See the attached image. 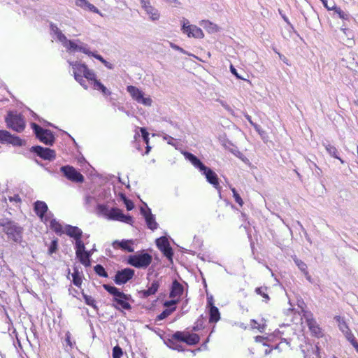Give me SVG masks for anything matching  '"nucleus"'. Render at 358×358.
Returning a JSON list of instances; mask_svg holds the SVG:
<instances>
[{
	"label": "nucleus",
	"mask_w": 358,
	"mask_h": 358,
	"mask_svg": "<svg viewBox=\"0 0 358 358\" xmlns=\"http://www.w3.org/2000/svg\"><path fill=\"white\" fill-rule=\"evenodd\" d=\"M0 227L7 235L8 241L16 243H21L23 237V228L17 222L8 218L0 219Z\"/></svg>",
	"instance_id": "f257e3e1"
},
{
	"label": "nucleus",
	"mask_w": 358,
	"mask_h": 358,
	"mask_svg": "<svg viewBox=\"0 0 358 358\" xmlns=\"http://www.w3.org/2000/svg\"><path fill=\"white\" fill-rule=\"evenodd\" d=\"M31 127L36 135V137L47 145H52L55 138L53 133L49 129H45L36 123H31Z\"/></svg>",
	"instance_id": "f03ea898"
},
{
	"label": "nucleus",
	"mask_w": 358,
	"mask_h": 358,
	"mask_svg": "<svg viewBox=\"0 0 358 358\" xmlns=\"http://www.w3.org/2000/svg\"><path fill=\"white\" fill-rule=\"evenodd\" d=\"M7 126L17 132H22L25 128V121L21 114L9 113L6 117Z\"/></svg>",
	"instance_id": "7ed1b4c3"
},
{
	"label": "nucleus",
	"mask_w": 358,
	"mask_h": 358,
	"mask_svg": "<svg viewBox=\"0 0 358 358\" xmlns=\"http://www.w3.org/2000/svg\"><path fill=\"white\" fill-rule=\"evenodd\" d=\"M152 257L147 253L131 255L128 259V263L136 268H147L152 262Z\"/></svg>",
	"instance_id": "20e7f679"
},
{
	"label": "nucleus",
	"mask_w": 358,
	"mask_h": 358,
	"mask_svg": "<svg viewBox=\"0 0 358 358\" xmlns=\"http://www.w3.org/2000/svg\"><path fill=\"white\" fill-rule=\"evenodd\" d=\"M127 92L130 94L132 98L139 103L145 106H150L152 104V99L150 97H144V93L135 86L129 85L127 87Z\"/></svg>",
	"instance_id": "39448f33"
},
{
	"label": "nucleus",
	"mask_w": 358,
	"mask_h": 358,
	"mask_svg": "<svg viewBox=\"0 0 358 358\" xmlns=\"http://www.w3.org/2000/svg\"><path fill=\"white\" fill-rule=\"evenodd\" d=\"M135 271L130 268L117 271L113 278V280L116 285H120L127 283L134 275Z\"/></svg>",
	"instance_id": "423d86ee"
},
{
	"label": "nucleus",
	"mask_w": 358,
	"mask_h": 358,
	"mask_svg": "<svg viewBox=\"0 0 358 358\" xmlns=\"http://www.w3.org/2000/svg\"><path fill=\"white\" fill-rule=\"evenodd\" d=\"M60 170L64 176L72 182H83L84 181V176L73 166H64Z\"/></svg>",
	"instance_id": "0eeeda50"
},
{
	"label": "nucleus",
	"mask_w": 358,
	"mask_h": 358,
	"mask_svg": "<svg viewBox=\"0 0 358 358\" xmlns=\"http://www.w3.org/2000/svg\"><path fill=\"white\" fill-rule=\"evenodd\" d=\"M30 151L36 153L38 157L44 160L52 161L56 157L55 150L48 148H43L40 145L32 146Z\"/></svg>",
	"instance_id": "6e6552de"
},
{
	"label": "nucleus",
	"mask_w": 358,
	"mask_h": 358,
	"mask_svg": "<svg viewBox=\"0 0 358 358\" xmlns=\"http://www.w3.org/2000/svg\"><path fill=\"white\" fill-rule=\"evenodd\" d=\"M48 206L44 201H37L34 203V211L42 221L48 222V220L53 216L51 212L48 213Z\"/></svg>",
	"instance_id": "1a4fd4ad"
},
{
	"label": "nucleus",
	"mask_w": 358,
	"mask_h": 358,
	"mask_svg": "<svg viewBox=\"0 0 358 358\" xmlns=\"http://www.w3.org/2000/svg\"><path fill=\"white\" fill-rule=\"evenodd\" d=\"M156 245L165 257L169 259H172L173 252L166 237L162 236L157 238L156 240Z\"/></svg>",
	"instance_id": "9d476101"
},
{
	"label": "nucleus",
	"mask_w": 358,
	"mask_h": 358,
	"mask_svg": "<svg viewBox=\"0 0 358 358\" xmlns=\"http://www.w3.org/2000/svg\"><path fill=\"white\" fill-rule=\"evenodd\" d=\"M183 23L182 31L187 34L189 37L192 36L197 38H201L203 37V33L202 30L194 25H187L189 24L188 20H185Z\"/></svg>",
	"instance_id": "9b49d317"
},
{
	"label": "nucleus",
	"mask_w": 358,
	"mask_h": 358,
	"mask_svg": "<svg viewBox=\"0 0 358 358\" xmlns=\"http://www.w3.org/2000/svg\"><path fill=\"white\" fill-rule=\"evenodd\" d=\"M131 299V296L129 294H126L124 293V296H120V297L115 296L113 297V301L117 303V305L113 304V306L117 310H120L121 308L124 310H131V306L129 304L128 301Z\"/></svg>",
	"instance_id": "f8f14e48"
},
{
	"label": "nucleus",
	"mask_w": 358,
	"mask_h": 358,
	"mask_svg": "<svg viewBox=\"0 0 358 358\" xmlns=\"http://www.w3.org/2000/svg\"><path fill=\"white\" fill-rule=\"evenodd\" d=\"M201 171L203 174L205 175L207 181L212 184L215 188L220 189V187L218 182V177L215 172L207 166H205V169Z\"/></svg>",
	"instance_id": "ddd939ff"
},
{
	"label": "nucleus",
	"mask_w": 358,
	"mask_h": 358,
	"mask_svg": "<svg viewBox=\"0 0 358 358\" xmlns=\"http://www.w3.org/2000/svg\"><path fill=\"white\" fill-rule=\"evenodd\" d=\"M141 213L145 217L148 227L151 230L156 229L158 224L156 222L155 216L151 213V210L150 208L145 210L143 208H141Z\"/></svg>",
	"instance_id": "4468645a"
},
{
	"label": "nucleus",
	"mask_w": 358,
	"mask_h": 358,
	"mask_svg": "<svg viewBox=\"0 0 358 358\" xmlns=\"http://www.w3.org/2000/svg\"><path fill=\"white\" fill-rule=\"evenodd\" d=\"M65 233L70 237L73 238L75 240L79 239L82 237L83 231L78 227L71 225H66Z\"/></svg>",
	"instance_id": "2eb2a0df"
},
{
	"label": "nucleus",
	"mask_w": 358,
	"mask_h": 358,
	"mask_svg": "<svg viewBox=\"0 0 358 358\" xmlns=\"http://www.w3.org/2000/svg\"><path fill=\"white\" fill-rule=\"evenodd\" d=\"M184 156L188 159L195 167L198 168L201 171L205 169V165L194 155L185 152Z\"/></svg>",
	"instance_id": "dca6fc26"
},
{
	"label": "nucleus",
	"mask_w": 358,
	"mask_h": 358,
	"mask_svg": "<svg viewBox=\"0 0 358 358\" xmlns=\"http://www.w3.org/2000/svg\"><path fill=\"white\" fill-rule=\"evenodd\" d=\"M184 291V287L178 280H175L172 283L171 290L170 292V297L174 298L180 296Z\"/></svg>",
	"instance_id": "f3484780"
},
{
	"label": "nucleus",
	"mask_w": 358,
	"mask_h": 358,
	"mask_svg": "<svg viewBox=\"0 0 358 358\" xmlns=\"http://www.w3.org/2000/svg\"><path fill=\"white\" fill-rule=\"evenodd\" d=\"M312 334L317 338L322 336V332L315 320H308V324H307Z\"/></svg>",
	"instance_id": "a211bd4d"
},
{
	"label": "nucleus",
	"mask_w": 358,
	"mask_h": 358,
	"mask_svg": "<svg viewBox=\"0 0 358 358\" xmlns=\"http://www.w3.org/2000/svg\"><path fill=\"white\" fill-rule=\"evenodd\" d=\"M323 145L324 146L327 152L333 157L336 158V159H338L342 164L344 163V161L340 158L338 155V150L337 148L330 144L328 141H326V142H324L323 143Z\"/></svg>",
	"instance_id": "6ab92c4d"
},
{
	"label": "nucleus",
	"mask_w": 358,
	"mask_h": 358,
	"mask_svg": "<svg viewBox=\"0 0 358 358\" xmlns=\"http://www.w3.org/2000/svg\"><path fill=\"white\" fill-rule=\"evenodd\" d=\"M159 287V280H154L152 282L150 287H149L148 289L141 291V293L143 294L144 297H148L150 295L155 294L157 292Z\"/></svg>",
	"instance_id": "aec40b11"
},
{
	"label": "nucleus",
	"mask_w": 358,
	"mask_h": 358,
	"mask_svg": "<svg viewBox=\"0 0 358 358\" xmlns=\"http://www.w3.org/2000/svg\"><path fill=\"white\" fill-rule=\"evenodd\" d=\"M50 30L57 36V38L61 43L66 42V37L62 34V31L57 27L56 24L52 22L50 23Z\"/></svg>",
	"instance_id": "412c9836"
},
{
	"label": "nucleus",
	"mask_w": 358,
	"mask_h": 358,
	"mask_svg": "<svg viewBox=\"0 0 358 358\" xmlns=\"http://www.w3.org/2000/svg\"><path fill=\"white\" fill-rule=\"evenodd\" d=\"M200 341L199 336L196 334H189L186 332L184 343L189 345H194L197 344Z\"/></svg>",
	"instance_id": "4be33fe9"
},
{
	"label": "nucleus",
	"mask_w": 358,
	"mask_h": 358,
	"mask_svg": "<svg viewBox=\"0 0 358 358\" xmlns=\"http://www.w3.org/2000/svg\"><path fill=\"white\" fill-rule=\"evenodd\" d=\"M131 243V241H115L113 242V245L115 248H120L124 250H127V252H134V248L129 245V243Z\"/></svg>",
	"instance_id": "5701e85b"
},
{
	"label": "nucleus",
	"mask_w": 358,
	"mask_h": 358,
	"mask_svg": "<svg viewBox=\"0 0 358 358\" xmlns=\"http://www.w3.org/2000/svg\"><path fill=\"white\" fill-rule=\"evenodd\" d=\"M335 320L338 323L339 329L345 334V336L349 333H352L346 322L341 316H336Z\"/></svg>",
	"instance_id": "b1692460"
},
{
	"label": "nucleus",
	"mask_w": 358,
	"mask_h": 358,
	"mask_svg": "<svg viewBox=\"0 0 358 358\" xmlns=\"http://www.w3.org/2000/svg\"><path fill=\"white\" fill-rule=\"evenodd\" d=\"M209 315H210V317H209L210 322H217L220 319V314L219 310L215 306H212V307H210Z\"/></svg>",
	"instance_id": "393cba45"
},
{
	"label": "nucleus",
	"mask_w": 358,
	"mask_h": 358,
	"mask_svg": "<svg viewBox=\"0 0 358 358\" xmlns=\"http://www.w3.org/2000/svg\"><path fill=\"white\" fill-rule=\"evenodd\" d=\"M103 287L109 294L113 295V297H115V296L120 297V296H124V292H120V289L118 288H117L116 287H114V286H112V285H110L108 284L103 285Z\"/></svg>",
	"instance_id": "a878e982"
},
{
	"label": "nucleus",
	"mask_w": 358,
	"mask_h": 358,
	"mask_svg": "<svg viewBox=\"0 0 358 358\" xmlns=\"http://www.w3.org/2000/svg\"><path fill=\"white\" fill-rule=\"evenodd\" d=\"M50 222V227L55 233L62 234L63 233L62 226L52 217H51L48 221Z\"/></svg>",
	"instance_id": "bb28decb"
},
{
	"label": "nucleus",
	"mask_w": 358,
	"mask_h": 358,
	"mask_svg": "<svg viewBox=\"0 0 358 358\" xmlns=\"http://www.w3.org/2000/svg\"><path fill=\"white\" fill-rule=\"evenodd\" d=\"M123 213L121 210L113 208L110 210L109 219L121 221Z\"/></svg>",
	"instance_id": "cd10ccee"
},
{
	"label": "nucleus",
	"mask_w": 358,
	"mask_h": 358,
	"mask_svg": "<svg viewBox=\"0 0 358 358\" xmlns=\"http://www.w3.org/2000/svg\"><path fill=\"white\" fill-rule=\"evenodd\" d=\"M77 258L79 259L81 264H83L85 267H88L91 265L90 258L91 257V254L85 255L84 252H80L78 255H76Z\"/></svg>",
	"instance_id": "c85d7f7f"
},
{
	"label": "nucleus",
	"mask_w": 358,
	"mask_h": 358,
	"mask_svg": "<svg viewBox=\"0 0 358 358\" xmlns=\"http://www.w3.org/2000/svg\"><path fill=\"white\" fill-rule=\"evenodd\" d=\"M146 14L149 15L150 20L155 21L159 20V13L157 8L153 6H151L149 9L145 10Z\"/></svg>",
	"instance_id": "c756f323"
},
{
	"label": "nucleus",
	"mask_w": 358,
	"mask_h": 358,
	"mask_svg": "<svg viewBox=\"0 0 358 358\" xmlns=\"http://www.w3.org/2000/svg\"><path fill=\"white\" fill-rule=\"evenodd\" d=\"M176 341L173 339L171 337L167 339V341L165 342L167 346L173 350H178V351H184V349L182 347L176 342Z\"/></svg>",
	"instance_id": "7c9ffc66"
},
{
	"label": "nucleus",
	"mask_w": 358,
	"mask_h": 358,
	"mask_svg": "<svg viewBox=\"0 0 358 358\" xmlns=\"http://www.w3.org/2000/svg\"><path fill=\"white\" fill-rule=\"evenodd\" d=\"M94 89L101 90L104 95H110V92L98 80H94L93 84Z\"/></svg>",
	"instance_id": "2f4dec72"
},
{
	"label": "nucleus",
	"mask_w": 358,
	"mask_h": 358,
	"mask_svg": "<svg viewBox=\"0 0 358 358\" xmlns=\"http://www.w3.org/2000/svg\"><path fill=\"white\" fill-rule=\"evenodd\" d=\"M83 296L86 304L92 306L94 310H98V307L96 304V301L94 299L93 297L85 293H83Z\"/></svg>",
	"instance_id": "473e14b6"
},
{
	"label": "nucleus",
	"mask_w": 358,
	"mask_h": 358,
	"mask_svg": "<svg viewBox=\"0 0 358 358\" xmlns=\"http://www.w3.org/2000/svg\"><path fill=\"white\" fill-rule=\"evenodd\" d=\"M8 143L12 144L14 146H23L25 145V141L22 140L18 136H15L11 134Z\"/></svg>",
	"instance_id": "72a5a7b5"
},
{
	"label": "nucleus",
	"mask_w": 358,
	"mask_h": 358,
	"mask_svg": "<svg viewBox=\"0 0 358 358\" xmlns=\"http://www.w3.org/2000/svg\"><path fill=\"white\" fill-rule=\"evenodd\" d=\"M11 134L6 130H0V143H8Z\"/></svg>",
	"instance_id": "f704fd0d"
},
{
	"label": "nucleus",
	"mask_w": 358,
	"mask_h": 358,
	"mask_svg": "<svg viewBox=\"0 0 358 358\" xmlns=\"http://www.w3.org/2000/svg\"><path fill=\"white\" fill-rule=\"evenodd\" d=\"M87 69V66L85 64H76L73 66V74L78 72L83 76Z\"/></svg>",
	"instance_id": "c9c22d12"
},
{
	"label": "nucleus",
	"mask_w": 358,
	"mask_h": 358,
	"mask_svg": "<svg viewBox=\"0 0 358 358\" xmlns=\"http://www.w3.org/2000/svg\"><path fill=\"white\" fill-rule=\"evenodd\" d=\"M176 307L171 308L170 309H165L157 317V320H162L170 315L175 310Z\"/></svg>",
	"instance_id": "e433bc0d"
},
{
	"label": "nucleus",
	"mask_w": 358,
	"mask_h": 358,
	"mask_svg": "<svg viewBox=\"0 0 358 358\" xmlns=\"http://www.w3.org/2000/svg\"><path fill=\"white\" fill-rule=\"evenodd\" d=\"M76 255H78L80 254V252H85V247L83 242L81 240V238L76 240Z\"/></svg>",
	"instance_id": "4c0bfd02"
},
{
	"label": "nucleus",
	"mask_w": 358,
	"mask_h": 358,
	"mask_svg": "<svg viewBox=\"0 0 358 358\" xmlns=\"http://www.w3.org/2000/svg\"><path fill=\"white\" fill-rule=\"evenodd\" d=\"M186 332L178 331L171 336V337L176 341L184 342Z\"/></svg>",
	"instance_id": "58836bf2"
},
{
	"label": "nucleus",
	"mask_w": 358,
	"mask_h": 358,
	"mask_svg": "<svg viewBox=\"0 0 358 358\" xmlns=\"http://www.w3.org/2000/svg\"><path fill=\"white\" fill-rule=\"evenodd\" d=\"M94 271L97 275L101 277L107 278L108 273L106 271L105 268L101 264H97L94 268Z\"/></svg>",
	"instance_id": "ea45409f"
},
{
	"label": "nucleus",
	"mask_w": 358,
	"mask_h": 358,
	"mask_svg": "<svg viewBox=\"0 0 358 358\" xmlns=\"http://www.w3.org/2000/svg\"><path fill=\"white\" fill-rule=\"evenodd\" d=\"M62 44L64 47H66L67 49L70 50H78V45L76 44L73 41H70L66 38V42H64Z\"/></svg>",
	"instance_id": "a19ab883"
},
{
	"label": "nucleus",
	"mask_w": 358,
	"mask_h": 358,
	"mask_svg": "<svg viewBox=\"0 0 358 358\" xmlns=\"http://www.w3.org/2000/svg\"><path fill=\"white\" fill-rule=\"evenodd\" d=\"M204 27L207 29L208 32H216L218 31V27L209 21H205L204 22Z\"/></svg>",
	"instance_id": "79ce46f5"
},
{
	"label": "nucleus",
	"mask_w": 358,
	"mask_h": 358,
	"mask_svg": "<svg viewBox=\"0 0 358 358\" xmlns=\"http://www.w3.org/2000/svg\"><path fill=\"white\" fill-rule=\"evenodd\" d=\"M92 56L96 58V59L99 60L102 64L105 65L108 69H112L113 68V66L112 64L107 62L106 59H103V57L98 54H93Z\"/></svg>",
	"instance_id": "37998d69"
},
{
	"label": "nucleus",
	"mask_w": 358,
	"mask_h": 358,
	"mask_svg": "<svg viewBox=\"0 0 358 358\" xmlns=\"http://www.w3.org/2000/svg\"><path fill=\"white\" fill-rule=\"evenodd\" d=\"M347 340L352 345L356 351L358 352V342L356 341L352 333H349L347 336H345Z\"/></svg>",
	"instance_id": "c03bdc74"
},
{
	"label": "nucleus",
	"mask_w": 358,
	"mask_h": 358,
	"mask_svg": "<svg viewBox=\"0 0 358 358\" xmlns=\"http://www.w3.org/2000/svg\"><path fill=\"white\" fill-rule=\"evenodd\" d=\"M73 276V282L76 286H80L82 283L81 278L79 275V272L78 270H75L73 273L72 274Z\"/></svg>",
	"instance_id": "a18cd8bd"
},
{
	"label": "nucleus",
	"mask_w": 358,
	"mask_h": 358,
	"mask_svg": "<svg viewBox=\"0 0 358 358\" xmlns=\"http://www.w3.org/2000/svg\"><path fill=\"white\" fill-rule=\"evenodd\" d=\"M266 290H267V287H261L256 288L255 292L257 294L261 295L262 297H264L266 300L268 301L269 299V296L266 293Z\"/></svg>",
	"instance_id": "49530a36"
},
{
	"label": "nucleus",
	"mask_w": 358,
	"mask_h": 358,
	"mask_svg": "<svg viewBox=\"0 0 358 358\" xmlns=\"http://www.w3.org/2000/svg\"><path fill=\"white\" fill-rule=\"evenodd\" d=\"M323 4V6L328 10H333L334 9H336V3L334 1H331L329 2L327 0H320Z\"/></svg>",
	"instance_id": "de8ad7c7"
},
{
	"label": "nucleus",
	"mask_w": 358,
	"mask_h": 358,
	"mask_svg": "<svg viewBox=\"0 0 358 358\" xmlns=\"http://www.w3.org/2000/svg\"><path fill=\"white\" fill-rule=\"evenodd\" d=\"M123 351L119 345H116L113 348V358H121Z\"/></svg>",
	"instance_id": "09e8293b"
},
{
	"label": "nucleus",
	"mask_w": 358,
	"mask_h": 358,
	"mask_svg": "<svg viewBox=\"0 0 358 358\" xmlns=\"http://www.w3.org/2000/svg\"><path fill=\"white\" fill-rule=\"evenodd\" d=\"M83 76L80 73H75V79L78 81L85 89H87V85H86V81L83 79Z\"/></svg>",
	"instance_id": "8fccbe9b"
},
{
	"label": "nucleus",
	"mask_w": 358,
	"mask_h": 358,
	"mask_svg": "<svg viewBox=\"0 0 358 358\" xmlns=\"http://www.w3.org/2000/svg\"><path fill=\"white\" fill-rule=\"evenodd\" d=\"M83 76L89 80L93 81L94 83V80L96 79L95 74L92 70H90L87 68V71L85 72Z\"/></svg>",
	"instance_id": "3c124183"
},
{
	"label": "nucleus",
	"mask_w": 358,
	"mask_h": 358,
	"mask_svg": "<svg viewBox=\"0 0 358 358\" xmlns=\"http://www.w3.org/2000/svg\"><path fill=\"white\" fill-rule=\"evenodd\" d=\"M57 243H58L57 238H55V239L52 241L51 244H50V245L49 247V249H48V254L49 255H52V254L55 253L57 251Z\"/></svg>",
	"instance_id": "603ef678"
},
{
	"label": "nucleus",
	"mask_w": 358,
	"mask_h": 358,
	"mask_svg": "<svg viewBox=\"0 0 358 358\" xmlns=\"http://www.w3.org/2000/svg\"><path fill=\"white\" fill-rule=\"evenodd\" d=\"M294 262L298 268L303 273L307 271V265L301 260L294 258Z\"/></svg>",
	"instance_id": "864d4df0"
},
{
	"label": "nucleus",
	"mask_w": 358,
	"mask_h": 358,
	"mask_svg": "<svg viewBox=\"0 0 358 358\" xmlns=\"http://www.w3.org/2000/svg\"><path fill=\"white\" fill-rule=\"evenodd\" d=\"M99 213L107 216L109 218L110 210L106 206L99 204L97 207Z\"/></svg>",
	"instance_id": "5fc2aeb1"
},
{
	"label": "nucleus",
	"mask_w": 358,
	"mask_h": 358,
	"mask_svg": "<svg viewBox=\"0 0 358 358\" xmlns=\"http://www.w3.org/2000/svg\"><path fill=\"white\" fill-rule=\"evenodd\" d=\"M231 189L233 192V196H234V198L236 202L238 203L241 206H242L243 204V201L241 197L240 196V195L238 194V193L237 192V191L236 190V189L234 187L231 188Z\"/></svg>",
	"instance_id": "6e6d98bb"
},
{
	"label": "nucleus",
	"mask_w": 358,
	"mask_h": 358,
	"mask_svg": "<svg viewBox=\"0 0 358 358\" xmlns=\"http://www.w3.org/2000/svg\"><path fill=\"white\" fill-rule=\"evenodd\" d=\"M336 13L338 14V17L343 20H348V15L343 12L340 8L336 6V9L333 10Z\"/></svg>",
	"instance_id": "4d7b16f0"
},
{
	"label": "nucleus",
	"mask_w": 358,
	"mask_h": 358,
	"mask_svg": "<svg viewBox=\"0 0 358 358\" xmlns=\"http://www.w3.org/2000/svg\"><path fill=\"white\" fill-rule=\"evenodd\" d=\"M122 198L124 201V203L126 206L127 210H132L134 207V203L131 201L127 199V197L123 194H122Z\"/></svg>",
	"instance_id": "13d9d810"
},
{
	"label": "nucleus",
	"mask_w": 358,
	"mask_h": 358,
	"mask_svg": "<svg viewBox=\"0 0 358 358\" xmlns=\"http://www.w3.org/2000/svg\"><path fill=\"white\" fill-rule=\"evenodd\" d=\"M65 342L66 343V345L69 347V350L73 348L75 342L71 341V333L69 331H67L65 334Z\"/></svg>",
	"instance_id": "bf43d9fd"
},
{
	"label": "nucleus",
	"mask_w": 358,
	"mask_h": 358,
	"mask_svg": "<svg viewBox=\"0 0 358 358\" xmlns=\"http://www.w3.org/2000/svg\"><path fill=\"white\" fill-rule=\"evenodd\" d=\"M77 51L83 52V53H85V54H86L87 55H91V56H92V55L94 54L93 52L90 51V50L88 49L87 45H78V48Z\"/></svg>",
	"instance_id": "052dcab7"
},
{
	"label": "nucleus",
	"mask_w": 358,
	"mask_h": 358,
	"mask_svg": "<svg viewBox=\"0 0 358 358\" xmlns=\"http://www.w3.org/2000/svg\"><path fill=\"white\" fill-rule=\"evenodd\" d=\"M140 131L141 132L142 137L143 138L144 142L146 144H148V142H149V134H148V132L146 131L145 128H144V127H141L140 128Z\"/></svg>",
	"instance_id": "680f3d73"
},
{
	"label": "nucleus",
	"mask_w": 358,
	"mask_h": 358,
	"mask_svg": "<svg viewBox=\"0 0 358 358\" xmlns=\"http://www.w3.org/2000/svg\"><path fill=\"white\" fill-rule=\"evenodd\" d=\"M230 71L231 72V73L233 75H234L238 79H241V80H245L246 79L243 77H242L238 72H237V70L235 69V67L231 64L230 66Z\"/></svg>",
	"instance_id": "e2e57ef3"
},
{
	"label": "nucleus",
	"mask_w": 358,
	"mask_h": 358,
	"mask_svg": "<svg viewBox=\"0 0 358 358\" xmlns=\"http://www.w3.org/2000/svg\"><path fill=\"white\" fill-rule=\"evenodd\" d=\"M85 8H87L89 10H90L94 13H99V9L96 7H95L93 4L90 3L89 1H87V3Z\"/></svg>",
	"instance_id": "0e129e2a"
},
{
	"label": "nucleus",
	"mask_w": 358,
	"mask_h": 358,
	"mask_svg": "<svg viewBox=\"0 0 358 358\" xmlns=\"http://www.w3.org/2000/svg\"><path fill=\"white\" fill-rule=\"evenodd\" d=\"M178 303V300H171V301H166L164 303V307H167V308H169V307H176V304Z\"/></svg>",
	"instance_id": "69168bd1"
},
{
	"label": "nucleus",
	"mask_w": 358,
	"mask_h": 358,
	"mask_svg": "<svg viewBox=\"0 0 358 358\" xmlns=\"http://www.w3.org/2000/svg\"><path fill=\"white\" fill-rule=\"evenodd\" d=\"M121 222L131 224L133 218L130 215H126L123 214V217L122 218Z\"/></svg>",
	"instance_id": "338daca9"
},
{
	"label": "nucleus",
	"mask_w": 358,
	"mask_h": 358,
	"mask_svg": "<svg viewBox=\"0 0 358 358\" xmlns=\"http://www.w3.org/2000/svg\"><path fill=\"white\" fill-rule=\"evenodd\" d=\"M87 1H87V0H76V6H78L79 7L85 8Z\"/></svg>",
	"instance_id": "774afa93"
}]
</instances>
